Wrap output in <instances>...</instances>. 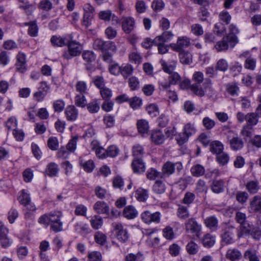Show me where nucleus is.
Listing matches in <instances>:
<instances>
[{"mask_svg":"<svg viewBox=\"0 0 261 261\" xmlns=\"http://www.w3.org/2000/svg\"><path fill=\"white\" fill-rule=\"evenodd\" d=\"M197 129L194 123L188 122L185 124L182 133H179L176 137V140L179 145H182L189 140V138L196 134Z\"/></svg>","mask_w":261,"mask_h":261,"instance_id":"obj_1","label":"nucleus"},{"mask_svg":"<svg viewBox=\"0 0 261 261\" xmlns=\"http://www.w3.org/2000/svg\"><path fill=\"white\" fill-rule=\"evenodd\" d=\"M238 42V39L227 35L224 36L222 40L218 41L215 45V48L218 51L227 50L229 47H233Z\"/></svg>","mask_w":261,"mask_h":261,"instance_id":"obj_2","label":"nucleus"},{"mask_svg":"<svg viewBox=\"0 0 261 261\" xmlns=\"http://www.w3.org/2000/svg\"><path fill=\"white\" fill-rule=\"evenodd\" d=\"M62 214L59 211L51 212L48 214H45L40 217L38 222L40 224L48 225L60 220Z\"/></svg>","mask_w":261,"mask_h":261,"instance_id":"obj_3","label":"nucleus"},{"mask_svg":"<svg viewBox=\"0 0 261 261\" xmlns=\"http://www.w3.org/2000/svg\"><path fill=\"white\" fill-rule=\"evenodd\" d=\"M175 167L179 171L182 169V166L180 163H173L169 161L165 163L162 167L161 178L169 176L172 174L175 171Z\"/></svg>","mask_w":261,"mask_h":261,"instance_id":"obj_4","label":"nucleus"},{"mask_svg":"<svg viewBox=\"0 0 261 261\" xmlns=\"http://www.w3.org/2000/svg\"><path fill=\"white\" fill-rule=\"evenodd\" d=\"M112 226L116 232L117 239L121 242H126L129 238L127 230L120 223H113Z\"/></svg>","mask_w":261,"mask_h":261,"instance_id":"obj_5","label":"nucleus"},{"mask_svg":"<svg viewBox=\"0 0 261 261\" xmlns=\"http://www.w3.org/2000/svg\"><path fill=\"white\" fill-rule=\"evenodd\" d=\"M234 227L231 225H226L221 234L222 241L225 244H231L234 242Z\"/></svg>","mask_w":261,"mask_h":261,"instance_id":"obj_6","label":"nucleus"},{"mask_svg":"<svg viewBox=\"0 0 261 261\" xmlns=\"http://www.w3.org/2000/svg\"><path fill=\"white\" fill-rule=\"evenodd\" d=\"M141 217L142 221L148 224L152 223H159L161 220V214L158 212L151 213L146 211L141 214Z\"/></svg>","mask_w":261,"mask_h":261,"instance_id":"obj_7","label":"nucleus"},{"mask_svg":"<svg viewBox=\"0 0 261 261\" xmlns=\"http://www.w3.org/2000/svg\"><path fill=\"white\" fill-rule=\"evenodd\" d=\"M8 228L0 221V245L4 248L9 247L12 244V241L8 237Z\"/></svg>","mask_w":261,"mask_h":261,"instance_id":"obj_8","label":"nucleus"},{"mask_svg":"<svg viewBox=\"0 0 261 261\" xmlns=\"http://www.w3.org/2000/svg\"><path fill=\"white\" fill-rule=\"evenodd\" d=\"M190 44V39L187 37L184 36L178 37L176 43H172L170 44L172 49L177 52L184 51V48L188 47Z\"/></svg>","mask_w":261,"mask_h":261,"instance_id":"obj_9","label":"nucleus"},{"mask_svg":"<svg viewBox=\"0 0 261 261\" xmlns=\"http://www.w3.org/2000/svg\"><path fill=\"white\" fill-rule=\"evenodd\" d=\"M82 45L77 41H69L68 43V51L71 57L79 56L82 51Z\"/></svg>","mask_w":261,"mask_h":261,"instance_id":"obj_10","label":"nucleus"},{"mask_svg":"<svg viewBox=\"0 0 261 261\" xmlns=\"http://www.w3.org/2000/svg\"><path fill=\"white\" fill-rule=\"evenodd\" d=\"M82 57L85 62L87 69L91 70L94 65L96 55L93 51L87 50L83 52Z\"/></svg>","mask_w":261,"mask_h":261,"instance_id":"obj_11","label":"nucleus"},{"mask_svg":"<svg viewBox=\"0 0 261 261\" xmlns=\"http://www.w3.org/2000/svg\"><path fill=\"white\" fill-rule=\"evenodd\" d=\"M187 231L193 233H198L201 230V226L199 225L194 218L189 219L185 223Z\"/></svg>","mask_w":261,"mask_h":261,"instance_id":"obj_12","label":"nucleus"},{"mask_svg":"<svg viewBox=\"0 0 261 261\" xmlns=\"http://www.w3.org/2000/svg\"><path fill=\"white\" fill-rule=\"evenodd\" d=\"M91 147L92 150L95 151L96 155L98 158L102 159L107 158L106 150L100 145L97 141H93L91 143Z\"/></svg>","mask_w":261,"mask_h":261,"instance_id":"obj_13","label":"nucleus"},{"mask_svg":"<svg viewBox=\"0 0 261 261\" xmlns=\"http://www.w3.org/2000/svg\"><path fill=\"white\" fill-rule=\"evenodd\" d=\"M16 58V68L17 70L20 72L23 73L26 70V56L24 53L19 52Z\"/></svg>","mask_w":261,"mask_h":261,"instance_id":"obj_14","label":"nucleus"},{"mask_svg":"<svg viewBox=\"0 0 261 261\" xmlns=\"http://www.w3.org/2000/svg\"><path fill=\"white\" fill-rule=\"evenodd\" d=\"M138 215V212L135 206L127 205L125 206L122 212V216L128 220L134 219Z\"/></svg>","mask_w":261,"mask_h":261,"instance_id":"obj_15","label":"nucleus"},{"mask_svg":"<svg viewBox=\"0 0 261 261\" xmlns=\"http://www.w3.org/2000/svg\"><path fill=\"white\" fill-rule=\"evenodd\" d=\"M226 258L231 261H239L242 257L241 252L237 248H229L226 251Z\"/></svg>","mask_w":261,"mask_h":261,"instance_id":"obj_16","label":"nucleus"},{"mask_svg":"<svg viewBox=\"0 0 261 261\" xmlns=\"http://www.w3.org/2000/svg\"><path fill=\"white\" fill-rule=\"evenodd\" d=\"M151 140L154 144L160 145L164 142L165 136L161 130H154L152 132Z\"/></svg>","mask_w":261,"mask_h":261,"instance_id":"obj_17","label":"nucleus"},{"mask_svg":"<svg viewBox=\"0 0 261 261\" xmlns=\"http://www.w3.org/2000/svg\"><path fill=\"white\" fill-rule=\"evenodd\" d=\"M132 167L134 173H142L145 170V164L141 159H134L132 163Z\"/></svg>","mask_w":261,"mask_h":261,"instance_id":"obj_18","label":"nucleus"},{"mask_svg":"<svg viewBox=\"0 0 261 261\" xmlns=\"http://www.w3.org/2000/svg\"><path fill=\"white\" fill-rule=\"evenodd\" d=\"M135 20L131 17L122 18V27L125 33H129L134 28Z\"/></svg>","mask_w":261,"mask_h":261,"instance_id":"obj_19","label":"nucleus"},{"mask_svg":"<svg viewBox=\"0 0 261 261\" xmlns=\"http://www.w3.org/2000/svg\"><path fill=\"white\" fill-rule=\"evenodd\" d=\"M163 70L166 73L170 74L175 70L176 66V61L175 60H171L169 63L166 62L163 60L160 61Z\"/></svg>","mask_w":261,"mask_h":261,"instance_id":"obj_20","label":"nucleus"},{"mask_svg":"<svg viewBox=\"0 0 261 261\" xmlns=\"http://www.w3.org/2000/svg\"><path fill=\"white\" fill-rule=\"evenodd\" d=\"M93 209L98 214H108L109 212L108 205L101 201H97L93 206Z\"/></svg>","mask_w":261,"mask_h":261,"instance_id":"obj_21","label":"nucleus"},{"mask_svg":"<svg viewBox=\"0 0 261 261\" xmlns=\"http://www.w3.org/2000/svg\"><path fill=\"white\" fill-rule=\"evenodd\" d=\"M204 223L205 226L212 231H216L218 228V220L215 216H211L206 218Z\"/></svg>","mask_w":261,"mask_h":261,"instance_id":"obj_22","label":"nucleus"},{"mask_svg":"<svg viewBox=\"0 0 261 261\" xmlns=\"http://www.w3.org/2000/svg\"><path fill=\"white\" fill-rule=\"evenodd\" d=\"M246 188L252 194L256 193L260 188L259 182L257 180H251L246 184Z\"/></svg>","mask_w":261,"mask_h":261,"instance_id":"obj_23","label":"nucleus"},{"mask_svg":"<svg viewBox=\"0 0 261 261\" xmlns=\"http://www.w3.org/2000/svg\"><path fill=\"white\" fill-rule=\"evenodd\" d=\"M230 148L233 150L241 149L244 146V142L242 139L238 137H233L229 140Z\"/></svg>","mask_w":261,"mask_h":261,"instance_id":"obj_24","label":"nucleus"},{"mask_svg":"<svg viewBox=\"0 0 261 261\" xmlns=\"http://www.w3.org/2000/svg\"><path fill=\"white\" fill-rule=\"evenodd\" d=\"M211 190L216 194L222 193L224 190V182L222 180H214L211 185Z\"/></svg>","mask_w":261,"mask_h":261,"instance_id":"obj_25","label":"nucleus"},{"mask_svg":"<svg viewBox=\"0 0 261 261\" xmlns=\"http://www.w3.org/2000/svg\"><path fill=\"white\" fill-rule=\"evenodd\" d=\"M250 208L252 212H258L261 210V197L255 196L250 203Z\"/></svg>","mask_w":261,"mask_h":261,"instance_id":"obj_26","label":"nucleus"},{"mask_svg":"<svg viewBox=\"0 0 261 261\" xmlns=\"http://www.w3.org/2000/svg\"><path fill=\"white\" fill-rule=\"evenodd\" d=\"M78 116V111L74 106H69L66 108V119L68 121H75Z\"/></svg>","mask_w":261,"mask_h":261,"instance_id":"obj_27","label":"nucleus"},{"mask_svg":"<svg viewBox=\"0 0 261 261\" xmlns=\"http://www.w3.org/2000/svg\"><path fill=\"white\" fill-rule=\"evenodd\" d=\"M252 228L253 226L247 222L240 225L238 234V238H241L244 234L249 235L251 233Z\"/></svg>","mask_w":261,"mask_h":261,"instance_id":"obj_28","label":"nucleus"},{"mask_svg":"<svg viewBox=\"0 0 261 261\" xmlns=\"http://www.w3.org/2000/svg\"><path fill=\"white\" fill-rule=\"evenodd\" d=\"M215 237L210 233L204 235L202 240L203 245L206 248L212 247L215 244Z\"/></svg>","mask_w":261,"mask_h":261,"instance_id":"obj_29","label":"nucleus"},{"mask_svg":"<svg viewBox=\"0 0 261 261\" xmlns=\"http://www.w3.org/2000/svg\"><path fill=\"white\" fill-rule=\"evenodd\" d=\"M179 53L180 62L182 64L188 65L192 62V55L187 51H182Z\"/></svg>","mask_w":261,"mask_h":261,"instance_id":"obj_30","label":"nucleus"},{"mask_svg":"<svg viewBox=\"0 0 261 261\" xmlns=\"http://www.w3.org/2000/svg\"><path fill=\"white\" fill-rule=\"evenodd\" d=\"M24 24L25 25L29 27L28 33L30 36L34 37H36L38 35V27L36 21L25 22Z\"/></svg>","mask_w":261,"mask_h":261,"instance_id":"obj_31","label":"nucleus"},{"mask_svg":"<svg viewBox=\"0 0 261 261\" xmlns=\"http://www.w3.org/2000/svg\"><path fill=\"white\" fill-rule=\"evenodd\" d=\"M18 200L21 204L27 206L31 202L30 195L25 190H22L20 192Z\"/></svg>","mask_w":261,"mask_h":261,"instance_id":"obj_32","label":"nucleus"},{"mask_svg":"<svg viewBox=\"0 0 261 261\" xmlns=\"http://www.w3.org/2000/svg\"><path fill=\"white\" fill-rule=\"evenodd\" d=\"M199 246L193 241L189 242L186 247L187 252L190 255L197 254L199 250Z\"/></svg>","mask_w":261,"mask_h":261,"instance_id":"obj_33","label":"nucleus"},{"mask_svg":"<svg viewBox=\"0 0 261 261\" xmlns=\"http://www.w3.org/2000/svg\"><path fill=\"white\" fill-rule=\"evenodd\" d=\"M133 66L129 64H122L121 66L120 73L124 79L127 78L133 72Z\"/></svg>","mask_w":261,"mask_h":261,"instance_id":"obj_34","label":"nucleus"},{"mask_svg":"<svg viewBox=\"0 0 261 261\" xmlns=\"http://www.w3.org/2000/svg\"><path fill=\"white\" fill-rule=\"evenodd\" d=\"M99 100L93 99L87 105V110L90 113H97L99 109Z\"/></svg>","mask_w":261,"mask_h":261,"instance_id":"obj_35","label":"nucleus"},{"mask_svg":"<svg viewBox=\"0 0 261 261\" xmlns=\"http://www.w3.org/2000/svg\"><path fill=\"white\" fill-rule=\"evenodd\" d=\"M256 251L253 249H247L244 254V257L249 261H259Z\"/></svg>","mask_w":261,"mask_h":261,"instance_id":"obj_36","label":"nucleus"},{"mask_svg":"<svg viewBox=\"0 0 261 261\" xmlns=\"http://www.w3.org/2000/svg\"><path fill=\"white\" fill-rule=\"evenodd\" d=\"M79 139V136L75 135L72 136L67 144H66V149L70 152H73L76 149L77 141Z\"/></svg>","mask_w":261,"mask_h":261,"instance_id":"obj_37","label":"nucleus"},{"mask_svg":"<svg viewBox=\"0 0 261 261\" xmlns=\"http://www.w3.org/2000/svg\"><path fill=\"white\" fill-rule=\"evenodd\" d=\"M192 174L195 177H199L203 175L205 173L204 167L199 164L194 165L191 169Z\"/></svg>","mask_w":261,"mask_h":261,"instance_id":"obj_38","label":"nucleus"},{"mask_svg":"<svg viewBox=\"0 0 261 261\" xmlns=\"http://www.w3.org/2000/svg\"><path fill=\"white\" fill-rule=\"evenodd\" d=\"M210 150L212 153H217L218 154L223 151V145L220 141H213L211 144Z\"/></svg>","mask_w":261,"mask_h":261,"instance_id":"obj_39","label":"nucleus"},{"mask_svg":"<svg viewBox=\"0 0 261 261\" xmlns=\"http://www.w3.org/2000/svg\"><path fill=\"white\" fill-rule=\"evenodd\" d=\"M177 217L182 220L187 219L190 216L189 212L187 207L180 205L177 210Z\"/></svg>","mask_w":261,"mask_h":261,"instance_id":"obj_40","label":"nucleus"},{"mask_svg":"<svg viewBox=\"0 0 261 261\" xmlns=\"http://www.w3.org/2000/svg\"><path fill=\"white\" fill-rule=\"evenodd\" d=\"M152 190L154 193L158 194H162L165 191V185L161 180H156L153 185Z\"/></svg>","mask_w":261,"mask_h":261,"instance_id":"obj_41","label":"nucleus"},{"mask_svg":"<svg viewBox=\"0 0 261 261\" xmlns=\"http://www.w3.org/2000/svg\"><path fill=\"white\" fill-rule=\"evenodd\" d=\"M258 116L256 113H249L247 114L246 125L252 127L258 123Z\"/></svg>","mask_w":261,"mask_h":261,"instance_id":"obj_42","label":"nucleus"},{"mask_svg":"<svg viewBox=\"0 0 261 261\" xmlns=\"http://www.w3.org/2000/svg\"><path fill=\"white\" fill-rule=\"evenodd\" d=\"M90 223L92 227L94 229H98L103 224L102 218L98 215H95L90 220Z\"/></svg>","mask_w":261,"mask_h":261,"instance_id":"obj_43","label":"nucleus"},{"mask_svg":"<svg viewBox=\"0 0 261 261\" xmlns=\"http://www.w3.org/2000/svg\"><path fill=\"white\" fill-rule=\"evenodd\" d=\"M53 1L55 4L59 3V0H42L39 3V8L45 11H48L52 8Z\"/></svg>","mask_w":261,"mask_h":261,"instance_id":"obj_44","label":"nucleus"},{"mask_svg":"<svg viewBox=\"0 0 261 261\" xmlns=\"http://www.w3.org/2000/svg\"><path fill=\"white\" fill-rule=\"evenodd\" d=\"M136 194L137 199L141 202L146 201L148 198V192L144 189L139 188L136 191Z\"/></svg>","mask_w":261,"mask_h":261,"instance_id":"obj_45","label":"nucleus"},{"mask_svg":"<svg viewBox=\"0 0 261 261\" xmlns=\"http://www.w3.org/2000/svg\"><path fill=\"white\" fill-rule=\"evenodd\" d=\"M137 128L140 133L145 134L147 133L149 129L148 122L144 119H141L137 122Z\"/></svg>","mask_w":261,"mask_h":261,"instance_id":"obj_46","label":"nucleus"},{"mask_svg":"<svg viewBox=\"0 0 261 261\" xmlns=\"http://www.w3.org/2000/svg\"><path fill=\"white\" fill-rule=\"evenodd\" d=\"M58 172V165L55 163H50L47 165L46 173L48 176L50 177L55 176L57 175Z\"/></svg>","mask_w":261,"mask_h":261,"instance_id":"obj_47","label":"nucleus"},{"mask_svg":"<svg viewBox=\"0 0 261 261\" xmlns=\"http://www.w3.org/2000/svg\"><path fill=\"white\" fill-rule=\"evenodd\" d=\"M210 16V13L205 7H201L198 13V16L201 21H206Z\"/></svg>","mask_w":261,"mask_h":261,"instance_id":"obj_48","label":"nucleus"},{"mask_svg":"<svg viewBox=\"0 0 261 261\" xmlns=\"http://www.w3.org/2000/svg\"><path fill=\"white\" fill-rule=\"evenodd\" d=\"M50 42L54 46L62 47L65 44V39L60 36H53Z\"/></svg>","mask_w":261,"mask_h":261,"instance_id":"obj_49","label":"nucleus"},{"mask_svg":"<svg viewBox=\"0 0 261 261\" xmlns=\"http://www.w3.org/2000/svg\"><path fill=\"white\" fill-rule=\"evenodd\" d=\"M256 60L251 57H248L244 63V67L245 68L254 70L256 67Z\"/></svg>","mask_w":261,"mask_h":261,"instance_id":"obj_50","label":"nucleus"},{"mask_svg":"<svg viewBox=\"0 0 261 261\" xmlns=\"http://www.w3.org/2000/svg\"><path fill=\"white\" fill-rule=\"evenodd\" d=\"M241 134L246 140L247 138H250L252 135V127L247 125H244L241 129Z\"/></svg>","mask_w":261,"mask_h":261,"instance_id":"obj_51","label":"nucleus"},{"mask_svg":"<svg viewBox=\"0 0 261 261\" xmlns=\"http://www.w3.org/2000/svg\"><path fill=\"white\" fill-rule=\"evenodd\" d=\"M132 153L134 159H141L144 154V149L142 146L140 145H136L133 146Z\"/></svg>","mask_w":261,"mask_h":261,"instance_id":"obj_52","label":"nucleus"},{"mask_svg":"<svg viewBox=\"0 0 261 261\" xmlns=\"http://www.w3.org/2000/svg\"><path fill=\"white\" fill-rule=\"evenodd\" d=\"M219 18L223 23L228 24L231 20V16L227 11L224 10L220 13Z\"/></svg>","mask_w":261,"mask_h":261,"instance_id":"obj_53","label":"nucleus"},{"mask_svg":"<svg viewBox=\"0 0 261 261\" xmlns=\"http://www.w3.org/2000/svg\"><path fill=\"white\" fill-rule=\"evenodd\" d=\"M148 114L152 117H155L159 114V109L158 106L153 103L150 104L146 108Z\"/></svg>","mask_w":261,"mask_h":261,"instance_id":"obj_54","label":"nucleus"},{"mask_svg":"<svg viewBox=\"0 0 261 261\" xmlns=\"http://www.w3.org/2000/svg\"><path fill=\"white\" fill-rule=\"evenodd\" d=\"M103 121L107 127H112L115 122V117L109 114L105 115L103 118Z\"/></svg>","mask_w":261,"mask_h":261,"instance_id":"obj_55","label":"nucleus"},{"mask_svg":"<svg viewBox=\"0 0 261 261\" xmlns=\"http://www.w3.org/2000/svg\"><path fill=\"white\" fill-rule=\"evenodd\" d=\"M87 100L85 96L82 94H77L75 97V103L79 107L84 108L86 106Z\"/></svg>","mask_w":261,"mask_h":261,"instance_id":"obj_56","label":"nucleus"},{"mask_svg":"<svg viewBox=\"0 0 261 261\" xmlns=\"http://www.w3.org/2000/svg\"><path fill=\"white\" fill-rule=\"evenodd\" d=\"M112 14L110 10L101 11L98 13V17L105 21H109L111 19Z\"/></svg>","mask_w":261,"mask_h":261,"instance_id":"obj_57","label":"nucleus"},{"mask_svg":"<svg viewBox=\"0 0 261 261\" xmlns=\"http://www.w3.org/2000/svg\"><path fill=\"white\" fill-rule=\"evenodd\" d=\"M143 259V255L141 252H138L136 254L129 253L125 258V261H142Z\"/></svg>","mask_w":261,"mask_h":261,"instance_id":"obj_58","label":"nucleus"},{"mask_svg":"<svg viewBox=\"0 0 261 261\" xmlns=\"http://www.w3.org/2000/svg\"><path fill=\"white\" fill-rule=\"evenodd\" d=\"M190 91L195 95L199 97H202L205 94L203 89L196 84H193L191 86Z\"/></svg>","mask_w":261,"mask_h":261,"instance_id":"obj_59","label":"nucleus"},{"mask_svg":"<svg viewBox=\"0 0 261 261\" xmlns=\"http://www.w3.org/2000/svg\"><path fill=\"white\" fill-rule=\"evenodd\" d=\"M76 90L80 94L86 93L88 90L87 84L84 81H79L75 85Z\"/></svg>","mask_w":261,"mask_h":261,"instance_id":"obj_60","label":"nucleus"},{"mask_svg":"<svg viewBox=\"0 0 261 261\" xmlns=\"http://www.w3.org/2000/svg\"><path fill=\"white\" fill-rule=\"evenodd\" d=\"M215 122L208 117H205L202 120V124L207 129L210 130L215 126Z\"/></svg>","mask_w":261,"mask_h":261,"instance_id":"obj_61","label":"nucleus"},{"mask_svg":"<svg viewBox=\"0 0 261 261\" xmlns=\"http://www.w3.org/2000/svg\"><path fill=\"white\" fill-rule=\"evenodd\" d=\"M94 239L95 242L101 245H103L107 241L106 236L100 231L95 233Z\"/></svg>","mask_w":261,"mask_h":261,"instance_id":"obj_62","label":"nucleus"},{"mask_svg":"<svg viewBox=\"0 0 261 261\" xmlns=\"http://www.w3.org/2000/svg\"><path fill=\"white\" fill-rule=\"evenodd\" d=\"M130 107L134 110L139 109L142 105V100L138 97L130 98L129 101Z\"/></svg>","mask_w":261,"mask_h":261,"instance_id":"obj_63","label":"nucleus"},{"mask_svg":"<svg viewBox=\"0 0 261 261\" xmlns=\"http://www.w3.org/2000/svg\"><path fill=\"white\" fill-rule=\"evenodd\" d=\"M88 257L89 261H101L102 259L101 254L98 251L89 252Z\"/></svg>","mask_w":261,"mask_h":261,"instance_id":"obj_64","label":"nucleus"}]
</instances>
